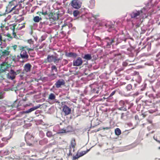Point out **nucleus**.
Wrapping results in <instances>:
<instances>
[{
	"label": "nucleus",
	"instance_id": "1",
	"mask_svg": "<svg viewBox=\"0 0 160 160\" xmlns=\"http://www.w3.org/2000/svg\"><path fill=\"white\" fill-rule=\"evenodd\" d=\"M20 49L22 50L20 54V56H18V58L20 59V58L22 59L26 60V61H28V54L26 51L24 49V47L23 46L20 48Z\"/></svg>",
	"mask_w": 160,
	"mask_h": 160
},
{
	"label": "nucleus",
	"instance_id": "2",
	"mask_svg": "<svg viewBox=\"0 0 160 160\" xmlns=\"http://www.w3.org/2000/svg\"><path fill=\"white\" fill-rule=\"evenodd\" d=\"M116 38V41H117V42L115 44L116 45H118L119 43H120L122 41H124L125 42L127 39L123 33L120 34L118 35V37L117 38Z\"/></svg>",
	"mask_w": 160,
	"mask_h": 160
},
{
	"label": "nucleus",
	"instance_id": "3",
	"mask_svg": "<svg viewBox=\"0 0 160 160\" xmlns=\"http://www.w3.org/2000/svg\"><path fill=\"white\" fill-rule=\"evenodd\" d=\"M83 63V60L80 57L75 58L73 61V66H80Z\"/></svg>",
	"mask_w": 160,
	"mask_h": 160
},
{
	"label": "nucleus",
	"instance_id": "4",
	"mask_svg": "<svg viewBox=\"0 0 160 160\" xmlns=\"http://www.w3.org/2000/svg\"><path fill=\"white\" fill-rule=\"evenodd\" d=\"M41 106V105L40 104H38V105L35 106L34 107H32V108H30L29 109L26 110L25 111H22L20 112V113L21 114H22L24 113H28L31 112L32 111H33L40 108V107Z\"/></svg>",
	"mask_w": 160,
	"mask_h": 160
},
{
	"label": "nucleus",
	"instance_id": "5",
	"mask_svg": "<svg viewBox=\"0 0 160 160\" xmlns=\"http://www.w3.org/2000/svg\"><path fill=\"white\" fill-rule=\"evenodd\" d=\"M81 2L79 0H73L71 3V6L74 8H79L81 6Z\"/></svg>",
	"mask_w": 160,
	"mask_h": 160
},
{
	"label": "nucleus",
	"instance_id": "6",
	"mask_svg": "<svg viewBox=\"0 0 160 160\" xmlns=\"http://www.w3.org/2000/svg\"><path fill=\"white\" fill-rule=\"evenodd\" d=\"M62 108V111L64 113L65 115H69L71 113V108H69L67 105H64Z\"/></svg>",
	"mask_w": 160,
	"mask_h": 160
},
{
	"label": "nucleus",
	"instance_id": "7",
	"mask_svg": "<svg viewBox=\"0 0 160 160\" xmlns=\"http://www.w3.org/2000/svg\"><path fill=\"white\" fill-rule=\"evenodd\" d=\"M65 55L67 57L72 58L75 59L78 57V54L76 53L72 52H65Z\"/></svg>",
	"mask_w": 160,
	"mask_h": 160
},
{
	"label": "nucleus",
	"instance_id": "8",
	"mask_svg": "<svg viewBox=\"0 0 160 160\" xmlns=\"http://www.w3.org/2000/svg\"><path fill=\"white\" fill-rule=\"evenodd\" d=\"M25 138L27 144H28V145L30 146H31L32 144L30 143H28L27 141V140L28 139L30 140H32L33 139V137L32 135L28 133V132H27L25 136Z\"/></svg>",
	"mask_w": 160,
	"mask_h": 160
},
{
	"label": "nucleus",
	"instance_id": "9",
	"mask_svg": "<svg viewBox=\"0 0 160 160\" xmlns=\"http://www.w3.org/2000/svg\"><path fill=\"white\" fill-rule=\"evenodd\" d=\"M142 12L141 10L138 11L136 10L135 12L133 11L130 14L131 17V18H135L137 16H139L140 13Z\"/></svg>",
	"mask_w": 160,
	"mask_h": 160
},
{
	"label": "nucleus",
	"instance_id": "10",
	"mask_svg": "<svg viewBox=\"0 0 160 160\" xmlns=\"http://www.w3.org/2000/svg\"><path fill=\"white\" fill-rule=\"evenodd\" d=\"M65 83L63 79H59L56 82L55 85L57 88H60L61 86L64 85Z\"/></svg>",
	"mask_w": 160,
	"mask_h": 160
},
{
	"label": "nucleus",
	"instance_id": "11",
	"mask_svg": "<svg viewBox=\"0 0 160 160\" xmlns=\"http://www.w3.org/2000/svg\"><path fill=\"white\" fill-rule=\"evenodd\" d=\"M54 56L53 55H48L47 58L45 60L44 62L51 63L53 62Z\"/></svg>",
	"mask_w": 160,
	"mask_h": 160
},
{
	"label": "nucleus",
	"instance_id": "12",
	"mask_svg": "<svg viewBox=\"0 0 160 160\" xmlns=\"http://www.w3.org/2000/svg\"><path fill=\"white\" fill-rule=\"evenodd\" d=\"M81 57L82 58L87 60H90L92 58L91 55L89 53L82 54L81 55Z\"/></svg>",
	"mask_w": 160,
	"mask_h": 160
},
{
	"label": "nucleus",
	"instance_id": "13",
	"mask_svg": "<svg viewBox=\"0 0 160 160\" xmlns=\"http://www.w3.org/2000/svg\"><path fill=\"white\" fill-rule=\"evenodd\" d=\"M31 67L32 66L30 63H26L24 67V70L26 72H29L30 71Z\"/></svg>",
	"mask_w": 160,
	"mask_h": 160
},
{
	"label": "nucleus",
	"instance_id": "14",
	"mask_svg": "<svg viewBox=\"0 0 160 160\" xmlns=\"http://www.w3.org/2000/svg\"><path fill=\"white\" fill-rule=\"evenodd\" d=\"M8 122L6 120L2 119L1 121L0 130H1L4 126L6 127L8 124Z\"/></svg>",
	"mask_w": 160,
	"mask_h": 160
},
{
	"label": "nucleus",
	"instance_id": "15",
	"mask_svg": "<svg viewBox=\"0 0 160 160\" xmlns=\"http://www.w3.org/2000/svg\"><path fill=\"white\" fill-rule=\"evenodd\" d=\"M73 16L74 17H79L80 16V12L78 10H74L73 13Z\"/></svg>",
	"mask_w": 160,
	"mask_h": 160
},
{
	"label": "nucleus",
	"instance_id": "16",
	"mask_svg": "<svg viewBox=\"0 0 160 160\" xmlns=\"http://www.w3.org/2000/svg\"><path fill=\"white\" fill-rule=\"evenodd\" d=\"M105 26L106 28H108V31L110 32L111 29L113 28V24H110L108 23H106L105 24Z\"/></svg>",
	"mask_w": 160,
	"mask_h": 160
},
{
	"label": "nucleus",
	"instance_id": "17",
	"mask_svg": "<svg viewBox=\"0 0 160 160\" xmlns=\"http://www.w3.org/2000/svg\"><path fill=\"white\" fill-rule=\"evenodd\" d=\"M48 142V140L47 139L44 138L39 141V144L40 145H43Z\"/></svg>",
	"mask_w": 160,
	"mask_h": 160
},
{
	"label": "nucleus",
	"instance_id": "18",
	"mask_svg": "<svg viewBox=\"0 0 160 160\" xmlns=\"http://www.w3.org/2000/svg\"><path fill=\"white\" fill-rule=\"evenodd\" d=\"M115 133L116 135L119 136L121 134V131L119 128H117L115 129Z\"/></svg>",
	"mask_w": 160,
	"mask_h": 160
},
{
	"label": "nucleus",
	"instance_id": "19",
	"mask_svg": "<svg viewBox=\"0 0 160 160\" xmlns=\"http://www.w3.org/2000/svg\"><path fill=\"white\" fill-rule=\"evenodd\" d=\"M0 52L2 53V56H7L9 54V52L7 50H4L3 51L0 50Z\"/></svg>",
	"mask_w": 160,
	"mask_h": 160
},
{
	"label": "nucleus",
	"instance_id": "20",
	"mask_svg": "<svg viewBox=\"0 0 160 160\" xmlns=\"http://www.w3.org/2000/svg\"><path fill=\"white\" fill-rule=\"evenodd\" d=\"M42 20V18L41 17H39L38 16H36L34 17L33 19V21L36 22H39L40 20Z\"/></svg>",
	"mask_w": 160,
	"mask_h": 160
},
{
	"label": "nucleus",
	"instance_id": "21",
	"mask_svg": "<svg viewBox=\"0 0 160 160\" xmlns=\"http://www.w3.org/2000/svg\"><path fill=\"white\" fill-rule=\"evenodd\" d=\"M90 150V149H87L85 151H82V152H80V153L79 155H78L79 157H82V156H83L85 154H86L87 153H88V152Z\"/></svg>",
	"mask_w": 160,
	"mask_h": 160
},
{
	"label": "nucleus",
	"instance_id": "22",
	"mask_svg": "<svg viewBox=\"0 0 160 160\" xmlns=\"http://www.w3.org/2000/svg\"><path fill=\"white\" fill-rule=\"evenodd\" d=\"M55 96L53 93H51L49 95L48 97V99L51 100H52L55 99Z\"/></svg>",
	"mask_w": 160,
	"mask_h": 160
},
{
	"label": "nucleus",
	"instance_id": "23",
	"mask_svg": "<svg viewBox=\"0 0 160 160\" xmlns=\"http://www.w3.org/2000/svg\"><path fill=\"white\" fill-rule=\"evenodd\" d=\"M90 5V7L91 8H93L95 6V1L94 0H91L89 2Z\"/></svg>",
	"mask_w": 160,
	"mask_h": 160
},
{
	"label": "nucleus",
	"instance_id": "24",
	"mask_svg": "<svg viewBox=\"0 0 160 160\" xmlns=\"http://www.w3.org/2000/svg\"><path fill=\"white\" fill-rule=\"evenodd\" d=\"M9 73L12 76H16L17 74L16 72L12 69H11L10 70Z\"/></svg>",
	"mask_w": 160,
	"mask_h": 160
},
{
	"label": "nucleus",
	"instance_id": "25",
	"mask_svg": "<svg viewBox=\"0 0 160 160\" xmlns=\"http://www.w3.org/2000/svg\"><path fill=\"white\" fill-rule=\"evenodd\" d=\"M60 60V58H58L57 56H54L53 62L54 63H58Z\"/></svg>",
	"mask_w": 160,
	"mask_h": 160
},
{
	"label": "nucleus",
	"instance_id": "26",
	"mask_svg": "<svg viewBox=\"0 0 160 160\" xmlns=\"http://www.w3.org/2000/svg\"><path fill=\"white\" fill-rule=\"evenodd\" d=\"M0 152L4 155H7L9 154L10 152L8 150H6L5 151H1Z\"/></svg>",
	"mask_w": 160,
	"mask_h": 160
},
{
	"label": "nucleus",
	"instance_id": "27",
	"mask_svg": "<svg viewBox=\"0 0 160 160\" xmlns=\"http://www.w3.org/2000/svg\"><path fill=\"white\" fill-rule=\"evenodd\" d=\"M71 144L72 145V147L73 148L75 147V146L76 145V143L75 141V139L73 138L71 141Z\"/></svg>",
	"mask_w": 160,
	"mask_h": 160
},
{
	"label": "nucleus",
	"instance_id": "28",
	"mask_svg": "<svg viewBox=\"0 0 160 160\" xmlns=\"http://www.w3.org/2000/svg\"><path fill=\"white\" fill-rule=\"evenodd\" d=\"M68 132V131H66V130L64 129H62L61 130H59L57 132V133L58 134H60V133H62L65 132Z\"/></svg>",
	"mask_w": 160,
	"mask_h": 160
},
{
	"label": "nucleus",
	"instance_id": "29",
	"mask_svg": "<svg viewBox=\"0 0 160 160\" xmlns=\"http://www.w3.org/2000/svg\"><path fill=\"white\" fill-rule=\"evenodd\" d=\"M46 136L49 138L53 136L52 132L51 131H48L46 133Z\"/></svg>",
	"mask_w": 160,
	"mask_h": 160
},
{
	"label": "nucleus",
	"instance_id": "30",
	"mask_svg": "<svg viewBox=\"0 0 160 160\" xmlns=\"http://www.w3.org/2000/svg\"><path fill=\"white\" fill-rule=\"evenodd\" d=\"M126 89L128 91H130L132 89V86L131 84H128L126 87Z\"/></svg>",
	"mask_w": 160,
	"mask_h": 160
},
{
	"label": "nucleus",
	"instance_id": "31",
	"mask_svg": "<svg viewBox=\"0 0 160 160\" xmlns=\"http://www.w3.org/2000/svg\"><path fill=\"white\" fill-rule=\"evenodd\" d=\"M116 38H115V37H114V38H112V39L111 40V41H110V42H109L111 46V45L113 46V43L115 42L116 41Z\"/></svg>",
	"mask_w": 160,
	"mask_h": 160
},
{
	"label": "nucleus",
	"instance_id": "32",
	"mask_svg": "<svg viewBox=\"0 0 160 160\" xmlns=\"http://www.w3.org/2000/svg\"><path fill=\"white\" fill-rule=\"evenodd\" d=\"M118 109L119 110H122L123 111H126L127 110V109L126 108H125L124 106H122L120 108H118Z\"/></svg>",
	"mask_w": 160,
	"mask_h": 160
},
{
	"label": "nucleus",
	"instance_id": "33",
	"mask_svg": "<svg viewBox=\"0 0 160 160\" xmlns=\"http://www.w3.org/2000/svg\"><path fill=\"white\" fill-rule=\"evenodd\" d=\"M2 69H4V68H5V71L6 70V69L7 68V66H6L5 64V63H2L1 64V67L0 68H1Z\"/></svg>",
	"mask_w": 160,
	"mask_h": 160
},
{
	"label": "nucleus",
	"instance_id": "34",
	"mask_svg": "<svg viewBox=\"0 0 160 160\" xmlns=\"http://www.w3.org/2000/svg\"><path fill=\"white\" fill-rule=\"evenodd\" d=\"M39 134L41 137H43L44 136V133L43 131L42 130L39 131Z\"/></svg>",
	"mask_w": 160,
	"mask_h": 160
},
{
	"label": "nucleus",
	"instance_id": "35",
	"mask_svg": "<svg viewBox=\"0 0 160 160\" xmlns=\"http://www.w3.org/2000/svg\"><path fill=\"white\" fill-rule=\"evenodd\" d=\"M129 61V60H126V61L123 62L122 63V66L124 67H126L128 65V63L127 62V61Z\"/></svg>",
	"mask_w": 160,
	"mask_h": 160
},
{
	"label": "nucleus",
	"instance_id": "36",
	"mask_svg": "<svg viewBox=\"0 0 160 160\" xmlns=\"http://www.w3.org/2000/svg\"><path fill=\"white\" fill-rule=\"evenodd\" d=\"M79 157L78 153H77L75 156H73L72 160H75V159H78Z\"/></svg>",
	"mask_w": 160,
	"mask_h": 160
},
{
	"label": "nucleus",
	"instance_id": "37",
	"mask_svg": "<svg viewBox=\"0 0 160 160\" xmlns=\"http://www.w3.org/2000/svg\"><path fill=\"white\" fill-rule=\"evenodd\" d=\"M52 70H55L56 72H57V69L56 66L54 65H53L51 67Z\"/></svg>",
	"mask_w": 160,
	"mask_h": 160
},
{
	"label": "nucleus",
	"instance_id": "38",
	"mask_svg": "<svg viewBox=\"0 0 160 160\" xmlns=\"http://www.w3.org/2000/svg\"><path fill=\"white\" fill-rule=\"evenodd\" d=\"M105 39L106 40V42H110L111 41V40L112 39V38H110L108 37H107L105 38Z\"/></svg>",
	"mask_w": 160,
	"mask_h": 160
},
{
	"label": "nucleus",
	"instance_id": "39",
	"mask_svg": "<svg viewBox=\"0 0 160 160\" xmlns=\"http://www.w3.org/2000/svg\"><path fill=\"white\" fill-rule=\"evenodd\" d=\"M115 91H113V92H112L111 93V94H110V95H109V96L108 97V99H107V101H108V100L109 99V98H111L113 95H114V94H115Z\"/></svg>",
	"mask_w": 160,
	"mask_h": 160
},
{
	"label": "nucleus",
	"instance_id": "40",
	"mask_svg": "<svg viewBox=\"0 0 160 160\" xmlns=\"http://www.w3.org/2000/svg\"><path fill=\"white\" fill-rule=\"evenodd\" d=\"M40 13H41L42 15H48V13L47 12V11H46L45 12H43V10H42V12H40Z\"/></svg>",
	"mask_w": 160,
	"mask_h": 160
},
{
	"label": "nucleus",
	"instance_id": "41",
	"mask_svg": "<svg viewBox=\"0 0 160 160\" xmlns=\"http://www.w3.org/2000/svg\"><path fill=\"white\" fill-rule=\"evenodd\" d=\"M119 104L122 106H123L125 104L124 102L122 100H121L119 102Z\"/></svg>",
	"mask_w": 160,
	"mask_h": 160
},
{
	"label": "nucleus",
	"instance_id": "42",
	"mask_svg": "<svg viewBox=\"0 0 160 160\" xmlns=\"http://www.w3.org/2000/svg\"><path fill=\"white\" fill-rule=\"evenodd\" d=\"M106 42V47L107 48H111V45L110 44V43L108 42Z\"/></svg>",
	"mask_w": 160,
	"mask_h": 160
},
{
	"label": "nucleus",
	"instance_id": "43",
	"mask_svg": "<svg viewBox=\"0 0 160 160\" xmlns=\"http://www.w3.org/2000/svg\"><path fill=\"white\" fill-rule=\"evenodd\" d=\"M48 18H52L53 15L52 12H50L49 13H48Z\"/></svg>",
	"mask_w": 160,
	"mask_h": 160
},
{
	"label": "nucleus",
	"instance_id": "44",
	"mask_svg": "<svg viewBox=\"0 0 160 160\" xmlns=\"http://www.w3.org/2000/svg\"><path fill=\"white\" fill-rule=\"evenodd\" d=\"M141 31L140 32L141 34H144L146 32V30L145 29H143L142 28H141Z\"/></svg>",
	"mask_w": 160,
	"mask_h": 160
},
{
	"label": "nucleus",
	"instance_id": "45",
	"mask_svg": "<svg viewBox=\"0 0 160 160\" xmlns=\"http://www.w3.org/2000/svg\"><path fill=\"white\" fill-rule=\"evenodd\" d=\"M8 76L9 77V78H10L12 80H13L15 78V76H12V75H8Z\"/></svg>",
	"mask_w": 160,
	"mask_h": 160
},
{
	"label": "nucleus",
	"instance_id": "46",
	"mask_svg": "<svg viewBox=\"0 0 160 160\" xmlns=\"http://www.w3.org/2000/svg\"><path fill=\"white\" fill-rule=\"evenodd\" d=\"M44 22H40V23H39V28H42V24H44Z\"/></svg>",
	"mask_w": 160,
	"mask_h": 160
},
{
	"label": "nucleus",
	"instance_id": "47",
	"mask_svg": "<svg viewBox=\"0 0 160 160\" xmlns=\"http://www.w3.org/2000/svg\"><path fill=\"white\" fill-rule=\"evenodd\" d=\"M63 62H64V65L67 64L68 62V61L67 60L65 59H63Z\"/></svg>",
	"mask_w": 160,
	"mask_h": 160
},
{
	"label": "nucleus",
	"instance_id": "48",
	"mask_svg": "<svg viewBox=\"0 0 160 160\" xmlns=\"http://www.w3.org/2000/svg\"><path fill=\"white\" fill-rule=\"evenodd\" d=\"M28 42L29 44H31L33 42V41L31 39L28 40Z\"/></svg>",
	"mask_w": 160,
	"mask_h": 160
},
{
	"label": "nucleus",
	"instance_id": "49",
	"mask_svg": "<svg viewBox=\"0 0 160 160\" xmlns=\"http://www.w3.org/2000/svg\"><path fill=\"white\" fill-rule=\"evenodd\" d=\"M10 29L13 31V32H14V30L15 29V26H11Z\"/></svg>",
	"mask_w": 160,
	"mask_h": 160
},
{
	"label": "nucleus",
	"instance_id": "50",
	"mask_svg": "<svg viewBox=\"0 0 160 160\" xmlns=\"http://www.w3.org/2000/svg\"><path fill=\"white\" fill-rule=\"evenodd\" d=\"M126 115L124 113H122L121 114V119H124V116H125Z\"/></svg>",
	"mask_w": 160,
	"mask_h": 160
},
{
	"label": "nucleus",
	"instance_id": "51",
	"mask_svg": "<svg viewBox=\"0 0 160 160\" xmlns=\"http://www.w3.org/2000/svg\"><path fill=\"white\" fill-rule=\"evenodd\" d=\"M5 68H4V69H2L1 68H0V72H5Z\"/></svg>",
	"mask_w": 160,
	"mask_h": 160
},
{
	"label": "nucleus",
	"instance_id": "52",
	"mask_svg": "<svg viewBox=\"0 0 160 160\" xmlns=\"http://www.w3.org/2000/svg\"><path fill=\"white\" fill-rule=\"evenodd\" d=\"M17 6V5H16L14 6V7H13L11 10H10V11L8 12V13L10 12L12 10H14L15 9V8Z\"/></svg>",
	"mask_w": 160,
	"mask_h": 160
},
{
	"label": "nucleus",
	"instance_id": "53",
	"mask_svg": "<svg viewBox=\"0 0 160 160\" xmlns=\"http://www.w3.org/2000/svg\"><path fill=\"white\" fill-rule=\"evenodd\" d=\"M25 145V143L23 142H21L20 144V146L21 147H22Z\"/></svg>",
	"mask_w": 160,
	"mask_h": 160
},
{
	"label": "nucleus",
	"instance_id": "54",
	"mask_svg": "<svg viewBox=\"0 0 160 160\" xmlns=\"http://www.w3.org/2000/svg\"><path fill=\"white\" fill-rule=\"evenodd\" d=\"M95 39L98 40H100L101 39L98 36H95Z\"/></svg>",
	"mask_w": 160,
	"mask_h": 160
},
{
	"label": "nucleus",
	"instance_id": "55",
	"mask_svg": "<svg viewBox=\"0 0 160 160\" xmlns=\"http://www.w3.org/2000/svg\"><path fill=\"white\" fill-rule=\"evenodd\" d=\"M14 50H15L17 48V46L16 45H14L12 46Z\"/></svg>",
	"mask_w": 160,
	"mask_h": 160
},
{
	"label": "nucleus",
	"instance_id": "56",
	"mask_svg": "<svg viewBox=\"0 0 160 160\" xmlns=\"http://www.w3.org/2000/svg\"><path fill=\"white\" fill-rule=\"evenodd\" d=\"M140 24L139 23H137L135 25V27L136 28H138L140 27Z\"/></svg>",
	"mask_w": 160,
	"mask_h": 160
},
{
	"label": "nucleus",
	"instance_id": "57",
	"mask_svg": "<svg viewBox=\"0 0 160 160\" xmlns=\"http://www.w3.org/2000/svg\"><path fill=\"white\" fill-rule=\"evenodd\" d=\"M2 37L1 34H0V42H1V43L0 44V45L2 44Z\"/></svg>",
	"mask_w": 160,
	"mask_h": 160
},
{
	"label": "nucleus",
	"instance_id": "58",
	"mask_svg": "<svg viewBox=\"0 0 160 160\" xmlns=\"http://www.w3.org/2000/svg\"><path fill=\"white\" fill-rule=\"evenodd\" d=\"M8 89H9V90H11L12 91L15 90V88H10V87Z\"/></svg>",
	"mask_w": 160,
	"mask_h": 160
},
{
	"label": "nucleus",
	"instance_id": "59",
	"mask_svg": "<svg viewBox=\"0 0 160 160\" xmlns=\"http://www.w3.org/2000/svg\"><path fill=\"white\" fill-rule=\"evenodd\" d=\"M138 78L139 79V80L140 81H139V82H138L139 83H140V82H141V77L140 76H138Z\"/></svg>",
	"mask_w": 160,
	"mask_h": 160
},
{
	"label": "nucleus",
	"instance_id": "60",
	"mask_svg": "<svg viewBox=\"0 0 160 160\" xmlns=\"http://www.w3.org/2000/svg\"><path fill=\"white\" fill-rule=\"evenodd\" d=\"M134 74L135 75H139V73L138 72H137V71H135L134 73Z\"/></svg>",
	"mask_w": 160,
	"mask_h": 160
},
{
	"label": "nucleus",
	"instance_id": "61",
	"mask_svg": "<svg viewBox=\"0 0 160 160\" xmlns=\"http://www.w3.org/2000/svg\"><path fill=\"white\" fill-rule=\"evenodd\" d=\"M7 36L8 37H9L10 38H12V37L10 35L9 33H8L7 34Z\"/></svg>",
	"mask_w": 160,
	"mask_h": 160
},
{
	"label": "nucleus",
	"instance_id": "62",
	"mask_svg": "<svg viewBox=\"0 0 160 160\" xmlns=\"http://www.w3.org/2000/svg\"><path fill=\"white\" fill-rule=\"evenodd\" d=\"M4 145V144L3 143H0V148L2 147Z\"/></svg>",
	"mask_w": 160,
	"mask_h": 160
},
{
	"label": "nucleus",
	"instance_id": "63",
	"mask_svg": "<svg viewBox=\"0 0 160 160\" xmlns=\"http://www.w3.org/2000/svg\"><path fill=\"white\" fill-rule=\"evenodd\" d=\"M69 153H68V156H72V153H71V151L70 150H69Z\"/></svg>",
	"mask_w": 160,
	"mask_h": 160
},
{
	"label": "nucleus",
	"instance_id": "64",
	"mask_svg": "<svg viewBox=\"0 0 160 160\" xmlns=\"http://www.w3.org/2000/svg\"><path fill=\"white\" fill-rule=\"evenodd\" d=\"M72 65V63L70 62L68 64V67H71Z\"/></svg>",
	"mask_w": 160,
	"mask_h": 160
}]
</instances>
